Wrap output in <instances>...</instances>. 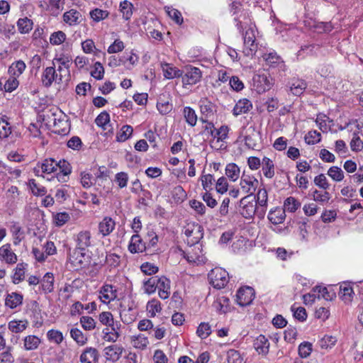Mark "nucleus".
<instances>
[{
	"label": "nucleus",
	"instance_id": "33",
	"mask_svg": "<svg viewBox=\"0 0 363 363\" xmlns=\"http://www.w3.org/2000/svg\"><path fill=\"white\" fill-rule=\"evenodd\" d=\"M184 117L186 122L191 127L196 125L198 118L195 111L189 106H186L183 110Z\"/></svg>",
	"mask_w": 363,
	"mask_h": 363
},
{
	"label": "nucleus",
	"instance_id": "53",
	"mask_svg": "<svg viewBox=\"0 0 363 363\" xmlns=\"http://www.w3.org/2000/svg\"><path fill=\"white\" fill-rule=\"evenodd\" d=\"M47 337L50 342H53L57 345L60 344L64 339L62 333L60 330L54 329L48 330Z\"/></svg>",
	"mask_w": 363,
	"mask_h": 363
},
{
	"label": "nucleus",
	"instance_id": "25",
	"mask_svg": "<svg viewBox=\"0 0 363 363\" xmlns=\"http://www.w3.org/2000/svg\"><path fill=\"white\" fill-rule=\"evenodd\" d=\"M225 174L227 179L235 182L240 177V168L234 162L228 163L225 168Z\"/></svg>",
	"mask_w": 363,
	"mask_h": 363
},
{
	"label": "nucleus",
	"instance_id": "45",
	"mask_svg": "<svg viewBox=\"0 0 363 363\" xmlns=\"http://www.w3.org/2000/svg\"><path fill=\"white\" fill-rule=\"evenodd\" d=\"M162 310L160 302L153 298L147 302V311L150 314V317H155L157 313L160 312Z\"/></svg>",
	"mask_w": 363,
	"mask_h": 363
},
{
	"label": "nucleus",
	"instance_id": "26",
	"mask_svg": "<svg viewBox=\"0 0 363 363\" xmlns=\"http://www.w3.org/2000/svg\"><path fill=\"white\" fill-rule=\"evenodd\" d=\"M262 172L265 177L272 179L274 176V164L269 157H264L262 160Z\"/></svg>",
	"mask_w": 363,
	"mask_h": 363
},
{
	"label": "nucleus",
	"instance_id": "64",
	"mask_svg": "<svg viewBox=\"0 0 363 363\" xmlns=\"http://www.w3.org/2000/svg\"><path fill=\"white\" fill-rule=\"evenodd\" d=\"M228 363H242V358L240 352L235 350H230L227 353Z\"/></svg>",
	"mask_w": 363,
	"mask_h": 363
},
{
	"label": "nucleus",
	"instance_id": "37",
	"mask_svg": "<svg viewBox=\"0 0 363 363\" xmlns=\"http://www.w3.org/2000/svg\"><path fill=\"white\" fill-rule=\"evenodd\" d=\"M43 172L50 174L57 171V161L52 158L45 159L41 164Z\"/></svg>",
	"mask_w": 363,
	"mask_h": 363
},
{
	"label": "nucleus",
	"instance_id": "54",
	"mask_svg": "<svg viewBox=\"0 0 363 363\" xmlns=\"http://www.w3.org/2000/svg\"><path fill=\"white\" fill-rule=\"evenodd\" d=\"M284 211L281 212L278 211H270L268 215L269 220L274 224L281 223L284 220Z\"/></svg>",
	"mask_w": 363,
	"mask_h": 363
},
{
	"label": "nucleus",
	"instance_id": "23",
	"mask_svg": "<svg viewBox=\"0 0 363 363\" xmlns=\"http://www.w3.org/2000/svg\"><path fill=\"white\" fill-rule=\"evenodd\" d=\"M253 345L259 354L266 355L269 352V342L264 335H259L255 340Z\"/></svg>",
	"mask_w": 363,
	"mask_h": 363
},
{
	"label": "nucleus",
	"instance_id": "39",
	"mask_svg": "<svg viewBox=\"0 0 363 363\" xmlns=\"http://www.w3.org/2000/svg\"><path fill=\"white\" fill-rule=\"evenodd\" d=\"M40 342V340L35 335H28L24 339V347L27 350H35Z\"/></svg>",
	"mask_w": 363,
	"mask_h": 363
},
{
	"label": "nucleus",
	"instance_id": "55",
	"mask_svg": "<svg viewBox=\"0 0 363 363\" xmlns=\"http://www.w3.org/2000/svg\"><path fill=\"white\" fill-rule=\"evenodd\" d=\"M99 320L100 323L106 326H113V323H114L116 321H114L113 316L111 312L108 311H104L99 314Z\"/></svg>",
	"mask_w": 363,
	"mask_h": 363
},
{
	"label": "nucleus",
	"instance_id": "5",
	"mask_svg": "<svg viewBox=\"0 0 363 363\" xmlns=\"http://www.w3.org/2000/svg\"><path fill=\"white\" fill-rule=\"evenodd\" d=\"M184 235L190 239L189 242L191 244L197 243L203 238V228L198 223L189 224L185 228Z\"/></svg>",
	"mask_w": 363,
	"mask_h": 363
},
{
	"label": "nucleus",
	"instance_id": "36",
	"mask_svg": "<svg viewBox=\"0 0 363 363\" xmlns=\"http://www.w3.org/2000/svg\"><path fill=\"white\" fill-rule=\"evenodd\" d=\"M33 21L27 17L18 19V30L21 33H28L33 28Z\"/></svg>",
	"mask_w": 363,
	"mask_h": 363
},
{
	"label": "nucleus",
	"instance_id": "10",
	"mask_svg": "<svg viewBox=\"0 0 363 363\" xmlns=\"http://www.w3.org/2000/svg\"><path fill=\"white\" fill-rule=\"evenodd\" d=\"M128 248L132 254L143 252L146 251V242L139 234H135L131 237Z\"/></svg>",
	"mask_w": 363,
	"mask_h": 363
},
{
	"label": "nucleus",
	"instance_id": "61",
	"mask_svg": "<svg viewBox=\"0 0 363 363\" xmlns=\"http://www.w3.org/2000/svg\"><path fill=\"white\" fill-rule=\"evenodd\" d=\"M80 323L85 330H92L96 327L95 320L90 316H82Z\"/></svg>",
	"mask_w": 363,
	"mask_h": 363
},
{
	"label": "nucleus",
	"instance_id": "1",
	"mask_svg": "<svg viewBox=\"0 0 363 363\" xmlns=\"http://www.w3.org/2000/svg\"><path fill=\"white\" fill-rule=\"evenodd\" d=\"M210 284L215 289H223L229 281L228 272L221 267H216L210 271L208 274Z\"/></svg>",
	"mask_w": 363,
	"mask_h": 363
},
{
	"label": "nucleus",
	"instance_id": "57",
	"mask_svg": "<svg viewBox=\"0 0 363 363\" xmlns=\"http://www.w3.org/2000/svg\"><path fill=\"white\" fill-rule=\"evenodd\" d=\"M294 317L301 322H303L307 318L306 311L303 307L296 308L294 305L291 307Z\"/></svg>",
	"mask_w": 363,
	"mask_h": 363
},
{
	"label": "nucleus",
	"instance_id": "58",
	"mask_svg": "<svg viewBox=\"0 0 363 363\" xmlns=\"http://www.w3.org/2000/svg\"><path fill=\"white\" fill-rule=\"evenodd\" d=\"M29 184L32 193L35 196H44L47 193V190L45 187L37 184L34 179H31L29 181Z\"/></svg>",
	"mask_w": 363,
	"mask_h": 363
},
{
	"label": "nucleus",
	"instance_id": "46",
	"mask_svg": "<svg viewBox=\"0 0 363 363\" xmlns=\"http://www.w3.org/2000/svg\"><path fill=\"white\" fill-rule=\"evenodd\" d=\"M328 175L335 182H340L344 179V172L341 168L333 166L329 168Z\"/></svg>",
	"mask_w": 363,
	"mask_h": 363
},
{
	"label": "nucleus",
	"instance_id": "19",
	"mask_svg": "<svg viewBox=\"0 0 363 363\" xmlns=\"http://www.w3.org/2000/svg\"><path fill=\"white\" fill-rule=\"evenodd\" d=\"M255 36L252 31L247 30L244 36V44L245 46V53L246 55H252L257 51V45L255 44Z\"/></svg>",
	"mask_w": 363,
	"mask_h": 363
},
{
	"label": "nucleus",
	"instance_id": "21",
	"mask_svg": "<svg viewBox=\"0 0 363 363\" xmlns=\"http://www.w3.org/2000/svg\"><path fill=\"white\" fill-rule=\"evenodd\" d=\"M158 281V294L162 299H167L170 295L171 281L165 277H159Z\"/></svg>",
	"mask_w": 363,
	"mask_h": 363
},
{
	"label": "nucleus",
	"instance_id": "29",
	"mask_svg": "<svg viewBox=\"0 0 363 363\" xmlns=\"http://www.w3.org/2000/svg\"><path fill=\"white\" fill-rule=\"evenodd\" d=\"M314 293H317L318 298H323L326 301H332L335 297V293L325 286H317L314 288Z\"/></svg>",
	"mask_w": 363,
	"mask_h": 363
},
{
	"label": "nucleus",
	"instance_id": "60",
	"mask_svg": "<svg viewBox=\"0 0 363 363\" xmlns=\"http://www.w3.org/2000/svg\"><path fill=\"white\" fill-rule=\"evenodd\" d=\"M312 196L315 201L320 203H327L330 199V194L326 191L320 192L315 189L313 191Z\"/></svg>",
	"mask_w": 363,
	"mask_h": 363
},
{
	"label": "nucleus",
	"instance_id": "17",
	"mask_svg": "<svg viewBox=\"0 0 363 363\" xmlns=\"http://www.w3.org/2000/svg\"><path fill=\"white\" fill-rule=\"evenodd\" d=\"M99 359V352L96 348L86 347L80 355L81 363H96Z\"/></svg>",
	"mask_w": 363,
	"mask_h": 363
},
{
	"label": "nucleus",
	"instance_id": "13",
	"mask_svg": "<svg viewBox=\"0 0 363 363\" xmlns=\"http://www.w3.org/2000/svg\"><path fill=\"white\" fill-rule=\"evenodd\" d=\"M57 74L56 73L55 64L51 67H46L41 77V81L44 86L50 87L52 82L57 81Z\"/></svg>",
	"mask_w": 363,
	"mask_h": 363
},
{
	"label": "nucleus",
	"instance_id": "41",
	"mask_svg": "<svg viewBox=\"0 0 363 363\" xmlns=\"http://www.w3.org/2000/svg\"><path fill=\"white\" fill-rule=\"evenodd\" d=\"M27 327L26 320H11L9 323V329L13 333L23 332Z\"/></svg>",
	"mask_w": 363,
	"mask_h": 363
},
{
	"label": "nucleus",
	"instance_id": "8",
	"mask_svg": "<svg viewBox=\"0 0 363 363\" xmlns=\"http://www.w3.org/2000/svg\"><path fill=\"white\" fill-rule=\"evenodd\" d=\"M264 60L267 65L270 67L278 68L279 71L284 72L286 70V65L281 57L277 52H272L266 53L263 55Z\"/></svg>",
	"mask_w": 363,
	"mask_h": 363
},
{
	"label": "nucleus",
	"instance_id": "6",
	"mask_svg": "<svg viewBox=\"0 0 363 363\" xmlns=\"http://www.w3.org/2000/svg\"><path fill=\"white\" fill-rule=\"evenodd\" d=\"M0 260L9 265L17 262L18 257L12 250L10 243H6L0 247Z\"/></svg>",
	"mask_w": 363,
	"mask_h": 363
},
{
	"label": "nucleus",
	"instance_id": "24",
	"mask_svg": "<svg viewBox=\"0 0 363 363\" xmlns=\"http://www.w3.org/2000/svg\"><path fill=\"white\" fill-rule=\"evenodd\" d=\"M213 307L220 313H226L230 311V299L225 296H219L213 302Z\"/></svg>",
	"mask_w": 363,
	"mask_h": 363
},
{
	"label": "nucleus",
	"instance_id": "22",
	"mask_svg": "<svg viewBox=\"0 0 363 363\" xmlns=\"http://www.w3.org/2000/svg\"><path fill=\"white\" fill-rule=\"evenodd\" d=\"M252 108V102L247 99H240L233 108V114L238 116L242 113H246Z\"/></svg>",
	"mask_w": 363,
	"mask_h": 363
},
{
	"label": "nucleus",
	"instance_id": "56",
	"mask_svg": "<svg viewBox=\"0 0 363 363\" xmlns=\"http://www.w3.org/2000/svg\"><path fill=\"white\" fill-rule=\"evenodd\" d=\"M321 135L317 130L309 131L305 136V141L308 145H314L320 141Z\"/></svg>",
	"mask_w": 363,
	"mask_h": 363
},
{
	"label": "nucleus",
	"instance_id": "30",
	"mask_svg": "<svg viewBox=\"0 0 363 363\" xmlns=\"http://www.w3.org/2000/svg\"><path fill=\"white\" fill-rule=\"evenodd\" d=\"M26 267L27 264L23 262L18 263L16 265V267L14 269L13 275L12 277L13 284H18L19 282L22 281L24 279Z\"/></svg>",
	"mask_w": 363,
	"mask_h": 363
},
{
	"label": "nucleus",
	"instance_id": "27",
	"mask_svg": "<svg viewBox=\"0 0 363 363\" xmlns=\"http://www.w3.org/2000/svg\"><path fill=\"white\" fill-rule=\"evenodd\" d=\"M42 290L45 293H51L54 290V277L53 274L47 272L41 280Z\"/></svg>",
	"mask_w": 363,
	"mask_h": 363
},
{
	"label": "nucleus",
	"instance_id": "3",
	"mask_svg": "<svg viewBox=\"0 0 363 363\" xmlns=\"http://www.w3.org/2000/svg\"><path fill=\"white\" fill-rule=\"evenodd\" d=\"M259 184L258 180L252 174L244 171L240 177V186L245 194L252 195Z\"/></svg>",
	"mask_w": 363,
	"mask_h": 363
},
{
	"label": "nucleus",
	"instance_id": "12",
	"mask_svg": "<svg viewBox=\"0 0 363 363\" xmlns=\"http://www.w3.org/2000/svg\"><path fill=\"white\" fill-rule=\"evenodd\" d=\"M123 352V347L118 345H113L104 348V356L108 361H118Z\"/></svg>",
	"mask_w": 363,
	"mask_h": 363
},
{
	"label": "nucleus",
	"instance_id": "7",
	"mask_svg": "<svg viewBox=\"0 0 363 363\" xmlns=\"http://www.w3.org/2000/svg\"><path fill=\"white\" fill-rule=\"evenodd\" d=\"M91 245V233L89 231H82L77 235V247L74 251V254H80L83 257V252L86 247Z\"/></svg>",
	"mask_w": 363,
	"mask_h": 363
},
{
	"label": "nucleus",
	"instance_id": "38",
	"mask_svg": "<svg viewBox=\"0 0 363 363\" xmlns=\"http://www.w3.org/2000/svg\"><path fill=\"white\" fill-rule=\"evenodd\" d=\"M256 211V206L252 202L245 204L240 210V214L247 219L253 218Z\"/></svg>",
	"mask_w": 363,
	"mask_h": 363
},
{
	"label": "nucleus",
	"instance_id": "14",
	"mask_svg": "<svg viewBox=\"0 0 363 363\" xmlns=\"http://www.w3.org/2000/svg\"><path fill=\"white\" fill-rule=\"evenodd\" d=\"M289 86L294 96H301L306 90L307 84L303 79L294 77L289 81Z\"/></svg>",
	"mask_w": 363,
	"mask_h": 363
},
{
	"label": "nucleus",
	"instance_id": "9",
	"mask_svg": "<svg viewBox=\"0 0 363 363\" xmlns=\"http://www.w3.org/2000/svg\"><path fill=\"white\" fill-rule=\"evenodd\" d=\"M99 298L105 303L117 298L116 287L111 284H104L99 291Z\"/></svg>",
	"mask_w": 363,
	"mask_h": 363
},
{
	"label": "nucleus",
	"instance_id": "47",
	"mask_svg": "<svg viewBox=\"0 0 363 363\" xmlns=\"http://www.w3.org/2000/svg\"><path fill=\"white\" fill-rule=\"evenodd\" d=\"M120 10L123 13V16L125 20L130 18L133 14V4L127 0L120 4Z\"/></svg>",
	"mask_w": 363,
	"mask_h": 363
},
{
	"label": "nucleus",
	"instance_id": "59",
	"mask_svg": "<svg viewBox=\"0 0 363 363\" xmlns=\"http://www.w3.org/2000/svg\"><path fill=\"white\" fill-rule=\"evenodd\" d=\"M172 196L177 203H182L186 199V193L182 186H177L172 191Z\"/></svg>",
	"mask_w": 363,
	"mask_h": 363
},
{
	"label": "nucleus",
	"instance_id": "43",
	"mask_svg": "<svg viewBox=\"0 0 363 363\" xmlns=\"http://www.w3.org/2000/svg\"><path fill=\"white\" fill-rule=\"evenodd\" d=\"M257 202L259 206L266 208L267 205L268 195L267 191L264 188L259 189L257 194ZM265 212V209L262 210V213L264 214Z\"/></svg>",
	"mask_w": 363,
	"mask_h": 363
},
{
	"label": "nucleus",
	"instance_id": "31",
	"mask_svg": "<svg viewBox=\"0 0 363 363\" xmlns=\"http://www.w3.org/2000/svg\"><path fill=\"white\" fill-rule=\"evenodd\" d=\"M26 65L25 62L19 60L14 62L9 68V72L11 75L18 77L25 71Z\"/></svg>",
	"mask_w": 363,
	"mask_h": 363
},
{
	"label": "nucleus",
	"instance_id": "16",
	"mask_svg": "<svg viewBox=\"0 0 363 363\" xmlns=\"http://www.w3.org/2000/svg\"><path fill=\"white\" fill-rule=\"evenodd\" d=\"M199 106L202 116L206 118H211L216 113V106L206 98L199 101Z\"/></svg>",
	"mask_w": 363,
	"mask_h": 363
},
{
	"label": "nucleus",
	"instance_id": "44",
	"mask_svg": "<svg viewBox=\"0 0 363 363\" xmlns=\"http://www.w3.org/2000/svg\"><path fill=\"white\" fill-rule=\"evenodd\" d=\"M353 293V289L350 284L344 283L340 285L339 295L344 301H350Z\"/></svg>",
	"mask_w": 363,
	"mask_h": 363
},
{
	"label": "nucleus",
	"instance_id": "2",
	"mask_svg": "<svg viewBox=\"0 0 363 363\" xmlns=\"http://www.w3.org/2000/svg\"><path fill=\"white\" fill-rule=\"evenodd\" d=\"M183 71L182 79L184 86L194 85L201 81L202 72L199 68L189 65L185 67Z\"/></svg>",
	"mask_w": 363,
	"mask_h": 363
},
{
	"label": "nucleus",
	"instance_id": "11",
	"mask_svg": "<svg viewBox=\"0 0 363 363\" xmlns=\"http://www.w3.org/2000/svg\"><path fill=\"white\" fill-rule=\"evenodd\" d=\"M253 86L258 93H262L269 90L271 84L265 74H255L252 79Z\"/></svg>",
	"mask_w": 363,
	"mask_h": 363
},
{
	"label": "nucleus",
	"instance_id": "28",
	"mask_svg": "<svg viewBox=\"0 0 363 363\" xmlns=\"http://www.w3.org/2000/svg\"><path fill=\"white\" fill-rule=\"evenodd\" d=\"M23 296L20 294L13 292L6 298L5 305L10 308H15L18 306L22 304Z\"/></svg>",
	"mask_w": 363,
	"mask_h": 363
},
{
	"label": "nucleus",
	"instance_id": "20",
	"mask_svg": "<svg viewBox=\"0 0 363 363\" xmlns=\"http://www.w3.org/2000/svg\"><path fill=\"white\" fill-rule=\"evenodd\" d=\"M161 66L164 73V77L168 79L182 77V74L184 73L183 70L177 68L171 64L164 63L162 64Z\"/></svg>",
	"mask_w": 363,
	"mask_h": 363
},
{
	"label": "nucleus",
	"instance_id": "49",
	"mask_svg": "<svg viewBox=\"0 0 363 363\" xmlns=\"http://www.w3.org/2000/svg\"><path fill=\"white\" fill-rule=\"evenodd\" d=\"M166 11L169 16L176 23L181 25L183 23V17L181 12L173 8V7H166Z\"/></svg>",
	"mask_w": 363,
	"mask_h": 363
},
{
	"label": "nucleus",
	"instance_id": "52",
	"mask_svg": "<svg viewBox=\"0 0 363 363\" xmlns=\"http://www.w3.org/2000/svg\"><path fill=\"white\" fill-rule=\"evenodd\" d=\"M70 219V216L67 212L57 213L53 215L54 223L57 227L65 225Z\"/></svg>",
	"mask_w": 363,
	"mask_h": 363
},
{
	"label": "nucleus",
	"instance_id": "15",
	"mask_svg": "<svg viewBox=\"0 0 363 363\" xmlns=\"http://www.w3.org/2000/svg\"><path fill=\"white\" fill-rule=\"evenodd\" d=\"M116 223L111 217L106 216L99 223V232L103 237L110 235L114 230Z\"/></svg>",
	"mask_w": 363,
	"mask_h": 363
},
{
	"label": "nucleus",
	"instance_id": "48",
	"mask_svg": "<svg viewBox=\"0 0 363 363\" xmlns=\"http://www.w3.org/2000/svg\"><path fill=\"white\" fill-rule=\"evenodd\" d=\"M11 133V126L3 117H0V138H6Z\"/></svg>",
	"mask_w": 363,
	"mask_h": 363
},
{
	"label": "nucleus",
	"instance_id": "18",
	"mask_svg": "<svg viewBox=\"0 0 363 363\" xmlns=\"http://www.w3.org/2000/svg\"><path fill=\"white\" fill-rule=\"evenodd\" d=\"M82 16L76 9H70L63 14V21L69 26H76L81 23Z\"/></svg>",
	"mask_w": 363,
	"mask_h": 363
},
{
	"label": "nucleus",
	"instance_id": "35",
	"mask_svg": "<svg viewBox=\"0 0 363 363\" xmlns=\"http://www.w3.org/2000/svg\"><path fill=\"white\" fill-rule=\"evenodd\" d=\"M301 206V203L294 197L287 198L284 203V211L294 213Z\"/></svg>",
	"mask_w": 363,
	"mask_h": 363
},
{
	"label": "nucleus",
	"instance_id": "50",
	"mask_svg": "<svg viewBox=\"0 0 363 363\" xmlns=\"http://www.w3.org/2000/svg\"><path fill=\"white\" fill-rule=\"evenodd\" d=\"M196 333L201 339L207 338L211 333V325L208 323H201L199 324Z\"/></svg>",
	"mask_w": 363,
	"mask_h": 363
},
{
	"label": "nucleus",
	"instance_id": "32",
	"mask_svg": "<svg viewBox=\"0 0 363 363\" xmlns=\"http://www.w3.org/2000/svg\"><path fill=\"white\" fill-rule=\"evenodd\" d=\"M160 281L157 276L152 277L147 279L143 283V288L145 293L151 294L157 289L158 281Z\"/></svg>",
	"mask_w": 363,
	"mask_h": 363
},
{
	"label": "nucleus",
	"instance_id": "42",
	"mask_svg": "<svg viewBox=\"0 0 363 363\" xmlns=\"http://www.w3.org/2000/svg\"><path fill=\"white\" fill-rule=\"evenodd\" d=\"M72 338L79 345H84L87 341L86 337L78 328H72L70 330Z\"/></svg>",
	"mask_w": 363,
	"mask_h": 363
},
{
	"label": "nucleus",
	"instance_id": "63",
	"mask_svg": "<svg viewBox=\"0 0 363 363\" xmlns=\"http://www.w3.org/2000/svg\"><path fill=\"white\" fill-rule=\"evenodd\" d=\"M312 352V344L303 342L298 346V354L301 358L308 357Z\"/></svg>",
	"mask_w": 363,
	"mask_h": 363
},
{
	"label": "nucleus",
	"instance_id": "51",
	"mask_svg": "<svg viewBox=\"0 0 363 363\" xmlns=\"http://www.w3.org/2000/svg\"><path fill=\"white\" fill-rule=\"evenodd\" d=\"M66 40V34L61 30L54 32L50 35V43L54 45H59Z\"/></svg>",
	"mask_w": 363,
	"mask_h": 363
},
{
	"label": "nucleus",
	"instance_id": "62",
	"mask_svg": "<svg viewBox=\"0 0 363 363\" xmlns=\"http://www.w3.org/2000/svg\"><path fill=\"white\" fill-rule=\"evenodd\" d=\"M110 122V116L106 111L101 112L96 118V124L106 130V125Z\"/></svg>",
	"mask_w": 363,
	"mask_h": 363
},
{
	"label": "nucleus",
	"instance_id": "40",
	"mask_svg": "<svg viewBox=\"0 0 363 363\" xmlns=\"http://www.w3.org/2000/svg\"><path fill=\"white\" fill-rule=\"evenodd\" d=\"M89 15L94 22H99L108 18L109 12L100 9H94L90 11Z\"/></svg>",
	"mask_w": 363,
	"mask_h": 363
},
{
	"label": "nucleus",
	"instance_id": "34",
	"mask_svg": "<svg viewBox=\"0 0 363 363\" xmlns=\"http://www.w3.org/2000/svg\"><path fill=\"white\" fill-rule=\"evenodd\" d=\"M133 132V128L131 125H123L120 130L117 133L116 140L118 142H125L130 138Z\"/></svg>",
	"mask_w": 363,
	"mask_h": 363
},
{
	"label": "nucleus",
	"instance_id": "4",
	"mask_svg": "<svg viewBox=\"0 0 363 363\" xmlns=\"http://www.w3.org/2000/svg\"><path fill=\"white\" fill-rule=\"evenodd\" d=\"M238 305L246 306L250 305L255 298V290L250 286H243L238 289L236 294Z\"/></svg>",
	"mask_w": 363,
	"mask_h": 363
}]
</instances>
